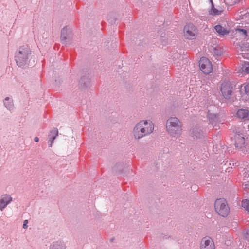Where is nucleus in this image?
Instances as JSON below:
<instances>
[{"instance_id": "f257e3e1", "label": "nucleus", "mask_w": 249, "mask_h": 249, "mask_svg": "<svg viewBox=\"0 0 249 249\" xmlns=\"http://www.w3.org/2000/svg\"><path fill=\"white\" fill-rule=\"evenodd\" d=\"M154 124L150 120H142L135 126L133 131L134 138L140 139L152 133L154 130Z\"/></svg>"}, {"instance_id": "f03ea898", "label": "nucleus", "mask_w": 249, "mask_h": 249, "mask_svg": "<svg viewBox=\"0 0 249 249\" xmlns=\"http://www.w3.org/2000/svg\"><path fill=\"white\" fill-rule=\"evenodd\" d=\"M166 128L171 136H178L181 133L182 123L178 118L170 117L167 121Z\"/></svg>"}, {"instance_id": "7ed1b4c3", "label": "nucleus", "mask_w": 249, "mask_h": 249, "mask_svg": "<svg viewBox=\"0 0 249 249\" xmlns=\"http://www.w3.org/2000/svg\"><path fill=\"white\" fill-rule=\"evenodd\" d=\"M31 57V51L29 47L23 46L20 47L16 53L15 59L17 65L20 67L28 64Z\"/></svg>"}, {"instance_id": "20e7f679", "label": "nucleus", "mask_w": 249, "mask_h": 249, "mask_svg": "<svg viewBox=\"0 0 249 249\" xmlns=\"http://www.w3.org/2000/svg\"><path fill=\"white\" fill-rule=\"evenodd\" d=\"M214 208L218 214L223 217L227 216L229 213V208L225 199H217L215 202Z\"/></svg>"}, {"instance_id": "39448f33", "label": "nucleus", "mask_w": 249, "mask_h": 249, "mask_svg": "<svg viewBox=\"0 0 249 249\" xmlns=\"http://www.w3.org/2000/svg\"><path fill=\"white\" fill-rule=\"evenodd\" d=\"M200 70L206 74H209L213 71V67L211 61L206 57L201 58L199 61Z\"/></svg>"}, {"instance_id": "423d86ee", "label": "nucleus", "mask_w": 249, "mask_h": 249, "mask_svg": "<svg viewBox=\"0 0 249 249\" xmlns=\"http://www.w3.org/2000/svg\"><path fill=\"white\" fill-rule=\"evenodd\" d=\"M232 86L229 82L222 83L221 86V92L223 96L226 99L230 98L232 92Z\"/></svg>"}, {"instance_id": "0eeeda50", "label": "nucleus", "mask_w": 249, "mask_h": 249, "mask_svg": "<svg viewBox=\"0 0 249 249\" xmlns=\"http://www.w3.org/2000/svg\"><path fill=\"white\" fill-rule=\"evenodd\" d=\"M196 27L193 24L186 25L184 28V35L185 37L188 39H193L196 37Z\"/></svg>"}, {"instance_id": "6e6552de", "label": "nucleus", "mask_w": 249, "mask_h": 249, "mask_svg": "<svg viewBox=\"0 0 249 249\" xmlns=\"http://www.w3.org/2000/svg\"><path fill=\"white\" fill-rule=\"evenodd\" d=\"M200 249H215V245L213 239L208 236L203 238L200 245Z\"/></svg>"}, {"instance_id": "1a4fd4ad", "label": "nucleus", "mask_w": 249, "mask_h": 249, "mask_svg": "<svg viewBox=\"0 0 249 249\" xmlns=\"http://www.w3.org/2000/svg\"><path fill=\"white\" fill-rule=\"evenodd\" d=\"M12 198L8 195H2L0 199V210H2L12 201Z\"/></svg>"}, {"instance_id": "9d476101", "label": "nucleus", "mask_w": 249, "mask_h": 249, "mask_svg": "<svg viewBox=\"0 0 249 249\" xmlns=\"http://www.w3.org/2000/svg\"><path fill=\"white\" fill-rule=\"evenodd\" d=\"M235 145L236 147L242 148L245 144V140L243 136L236 134L235 136Z\"/></svg>"}, {"instance_id": "9b49d317", "label": "nucleus", "mask_w": 249, "mask_h": 249, "mask_svg": "<svg viewBox=\"0 0 249 249\" xmlns=\"http://www.w3.org/2000/svg\"><path fill=\"white\" fill-rule=\"evenodd\" d=\"M237 116L245 120H249V111L247 109H239L237 112Z\"/></svg>"}, {"instance_id": "f8f14e48", "label": "nucleus", "mask_w": 249, "mask_h": 249, "mask_svg": "<svg viewBox=\"0 0 249 249\" xmlns=\"http://www.w3.org/2000/svg\"><path fill=\"white\" fill-rule=\"evenodd\" d=\"M216 31L220 35L224 36L229 33V31L220 25H217L214 27Z\"/></svg>"}, {"instance_id": "ddd939ff", "label": "nucleus", "mask_w": 249, "mask_h": 249, "mask_svg": "<svg viewBox=\"0 0 249 249\" xmlns=\"http://www.w3.org/2000/svg\"><path fill=\"white\" fill-rule=\"evenodd\" d=\"M240 91L247 96H248V100H249V82H246L242 84L241 86Z\"/></svg>"}, {"instance_id": "4468645a", "label": "nucleus", "mask_w": 249, "mask_h": 249, "mask_svg": "<svg viewBox=\"0 0 249 249\" xmlns=\"http://www.w3.org/2000/svg\"><path fill=\"white\" fill-rule=\"evenodd\" d=\"M223 11V10L221 8L217 9L213 6L209 12L210 14L216 16L220 15L222 13Z\"/></svg>"}, {"instance_id": "2eb2a0df", "label": "nucleus", "mask_w": 249, "mask_h": 249, "mask_svg": "<svg viewBox=\"0 0 249 249\" xmlns=\"http://www.w3.org/2000/svg\"><path fill=\"white\" fill-rule=\"evenodd\" d=\"M190 135L193 137L199 138L202 135V132L196 128L193 129L190 131Z\"/></svg>"}, {"instance_id": "dca6fc26", "label": "nucleus", "mask_w": 249, "mask_h": 249, "mask_svg": "<svg viewBox=\"0 0 249 249\" xmlns=\"http://www.w3.org/2000/svg\"><path fill=\"white\" fill-rule=\"evenodd\" d=\"M58 131L56 130H52L50 132V134L49 135L50 141H51V143L50 144V146L51 147L52 145L53 142L55 139L56 136L57 135Z\"/></svg>"}, {"instance_id": "f3484780", "label": "nucleus", "mask_w": 249, "mask_h": 249, "mask_svg": "<svg viewBox=\"0 0 249 249\" xmlns=\"http://www.w3.org/2000/svg\"><path fill=\"white\" fill-rule=\"evenodd\" d=\"M4 104L5 107L8 109H11L12 108L13 103L9 97H7L5 99Z\"/></svg>"}, {"instance_id": "a211bd4d", "label": "nucleus", "mask_w": 249, "mask_h": 249, "mask_svg": "<svg viewBox=\"0 0 249 249\" xmlns=\"http://www.w3.org/2000/svg\"><path fill=\"white\" fill-rule=\"evenodd\" d=\"M50 249H65V247L60 243H55L53 244Z\"/></svg>"}, {"instance_id": "6ab92c4d", "label": "nucleus", "mask_w": 249, "mask_h": 249, "mask_svg": "<svg viewBox=\"0 0 249 249\" xmlns=\"http://www.w3.org/2000/svg\"><path fill=\"white\" fill-rule=\"evenodd\" d=\"M242 206L248 212H249V199L243 200L242 202Z\"/></svg>"}, {"instance_id": "aec40b11", "label": "nucleus", "mask_w": 249, "mask_h": 249, "mask_svg": "<svg viewBox=\"0 0 249 249\" xmlns=\"http://www.w3.org/2000/svg\"><path fill=\"white\" fill-rule=\"evenodd\" d=\"M236 31H238L240 35L244 38H246L248 36L247 31L244 29H237Z\"/></svg>"}, {"instance_id": "412c9836", "label": "nucleus", "mask_w": 249, "mask_h": 249, "mask_svg": "<svg viewBox=\"0 0 249 249\" xmlns=\"http://www.w3.org/2000/svg\"><path fill=\"white\" fill-rule=\"evenodd\" d=\"M242 71L246 73H249V63H245L242 66Z\"/></svg>"}, {"instance_id": "4be33fe9", "label": "nucleus", "mask_w": 249, "mask_h": 249, "mask_svg": "<svg viewBox=\"0 0 249 249\" xmlns=\"http://www.w3.org/2000/svg\"><path fill=\"white\" fill-rule=\"evenodd\" d=\"M66 29L65 28H64L61 32V37L62 39H63V40L66 39Z\"/></svg>"}, {"instance_id": "5701e85b", "label": "nucleus", "mask_w": 249, "mask_h": 249, "mask_svg": "<svg viewBox=\"0 0 249 249\" xmlns=\"http://www.w3.org/2000/svg\"><path fill=\"white\" fill-rule=\"evenodd\" d=\"M28 222V220H25L24 221L23 225V228L24 229H26V228H27V227H28V226H27Z\"/></svg>"}, {"instance_id": "b1692460", "label": "nucleus", "mask_w": 249, "mask_h": 249, "mask_svg": "<svg viewBox=\"0 0 249 249\" xmlns=\"http://www.w3.org/2000/svg\"><path fill=\"white\" fill-rule=\"evenodd\" d=\"M34 140H35V141L36 142H38V141H39V139H38V137H36L35 138V139H34Z\"/></svg>"}, {"instance_id": "393cba45", "label": "nucleus", "mask_w": 249, "mask_h": 249, "mask_svg": "<svg viewBox=\"0 0 249 249\" xmlns=\"http://www.w3.org/2000/svg\"><path fill=\"white\" fill-rule=\"evenodd\" d=\"M244 16L246 17H249V13L246 14Z\"/></svg>"}, {"instance_id": "a878e982", "label": "nucleus", "mask_w": 249, "mask_h": 249, "mask_svg": "<svg viewBox=\"0 0 249 249\" xmlns=\"http://www.w3.org/2000/svg\"><path fill=\"white\" fill-rule=\"evenodd\" d=\"M210 1L212 2V3L213 4L212 0H210Z\"/></svg>"}]
</instances>
